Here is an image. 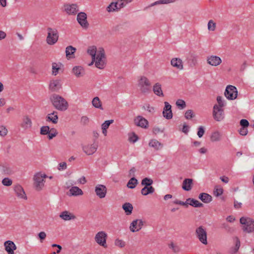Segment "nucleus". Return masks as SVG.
<instances>
[{"label":"nucleus","instance_id":"4468645a","mask_svg":"<svg viewBox=\"0 0 254 254\" xmlns=\"http://www.w3.org/2000/svg\"><path fill=\"white\" fill-rule=\"evenodd\" d=\"M96 194L100 198H103L107 193V188L103 185H97L95 188Z\"/></svg>","mask_w":254,"mask_h":254},{"label":"nucleus","instance_id":"9b49d317","mask_svg":"<svg viewBox=\"0 0 254 254\" xmlns=\"http://www.w3.org/2000/svg\"><path fill=\"white\" fill-rule=\"evenodd\" d=\"M77 21L80 25L84 29H87L89 24L87 20V14L84 12H79L77 15Z\"/></svg>","mask_w":254,"mask_h":254},{"label":"nucleus","instance_id":"c9c22d12","mask_svg":"<svg viewBox=\"0 0 254 254\" xmlns=\"http://www.w3.org/2000/svg\"><path fill=\"white\" fill-rule=\"evenodd\" d=\"M155 189L152 187H144L141 190V193L143 195H147L148 194L152 193L154 192Z\"/></svg>","mask_w":254,"mask_h":254},{"label":"nucleus","instance_id":"c756f323","mask_svg":"<svg viewBox=\"0 0 254 254\" xmlns=\"http://www.w3.org/2000/svg\"><path fill=\"white\" fill-rule=\"evenodd\" d=\"M60 217L65 221L70 220L75 218V216L74 215L67 211L62 212L60 215Z\"/></svg>","mask_w":254,"mask_h":254},{"label":"nucleus","instance_id":"680f3d73","mask_svg":"<svg viewBox=\"0 0 254 254\" xmlns=\"http://www.w3.org/2000/svg\"><path fill=\"white\" fill-rule=\"evenodd\" d=\"M38 237L40 242L43 243L46 237V234L45 232H41L38 234Z\"/></svg>","mask_w":254,"mask_h":254},{"label":"nucleus","instance_id":"6ab92c4d","mask_svg":"<svg viewBox=\"0 0 254 254\" xmlns=\"http://www.w3.org/2000/svg\"><path fill=\"white\" fill-rule=\"evenodd\" d=\"M197 56L194 53H190L187 57V63L189 66L192 67L197 64Z\"/></svg>","mask_w":254,"mask_h":254},{"label":"nucleus","instance_id":"dca6fc26","mask_svg":"<svg viewBox=\"0 0 254 254\" xmlns=\"http://www.w3.org/2000/svg\"><path fill=\"white\" fill-rule=\"evenodd\" d=\"M143 225V222L141 219L133 220L130 224L129 229L132 232L138 231L140 230Z\"/></svg>","mask_w":254,"mask_h":254},{"label":"nucleus","instance_id":"3c124183","mask_svg":"<svg viewBox=\"0 0 254 254\" xmlns=\"http://www.w3.org/2000/svg\"><path fill=\"white\" fill-rule=\"evenodd\" d=\"M216 28V23L212 20H210L208 23V29L210 31H214Z\"/></svg>","mask_w":254,"mask_h":254},{"label":"nucleus","instance_id":"9d476101","mask_svg":"<svg viewBox=\"0 0 254 254\" xmlns=\"http://www.w3.org/2000/svg\"><path fill=\"white\" fill-rule=\"evenodd\" d=\"M212 115L214 119L217 122H221L224 119V111L222 108H218L217 104L213 107Z\"/></svg>","mask_w":254,"mask_h":254},{"label":"nucleus","instance_id":"473e14b6","mask_svg":"<svg viewBox=\"0 0 254 254\" xmlns=\"http://www.w3.org/2000/svg\"><path fill=\"white\" fill-rule=\"evenodd\" d=\"M149 146L150 147L154 148L156 150H159L163 148V144L158 141L156 139H151L149 143Z\"/></svg>","mask_w":254,"mask_h":254},{"label":"nucleus","instance_id":"cd10ccee","mask_svg":"<svg viewBox=\"0 0 254 254\" xmlns=\"http://www.w3.org/2000/svg\"><path fill=\"white\" fill-rule=\"evenodd\" d=\"M198 198L205 203H208L212 200V196L205 192L200 193L199 194Z\"/></svg>","mask_w":254,"mask_h":254},{"label":"nucleus","instance_id":"1a4fd4ad","mask_svg":"<svg viewBox=\"0 0 254 254\" xmlns=\"http://www.w3.org/2000/svg\"><path fill=\"white\" fill-rule=\"evenodd\" d=\"M224 95L229 100L235 99L238 96V91L236 87L233 85H228L225 91Z\"/></svg>","mask_w":254,"mask_h":254},{"label":"nucleus","instance_id":"79ce46f5","mask_svg":"<svg viewBox=\"0 0 254 254\" xmlns=\"http://www.w3.org/2000/svg\"><path fill=\"white\" fill-rule=\"evenodd\" d=\"M221 134L219 132L215 131L211 134L210 136V140L212 142L219 141L221 139Z\"/></svg>","mask_w":254,"mask_h":254},{"label":"nucleus","instance_id":"7ed1b4c3","mask_svg":"<svg viewBox=\"0 0 254 254\" xmlns=\"http://www.w3.org/2000/svg\"><path fill=\"white\" fill-rule=\"evenodd\" d=\"M105 54L103 48H100L97 51V56L95 61V64L96 67L99 69H103L106 64Z\"/></svg>","mask_w":254,"mask_h":254},{"label":"nucleus","instance_id":"aec40b11","mask_svg":"<svg viewBox=\"0 0 254 254\" xmlns=\"http://www.w3.org/2000/svg\"><path fill=\"white\" fill-rule=\"evenodd\" d=\"M97 149V145L94 144H88L82 147L83 151L87 155L93 154L96 151Z\"/></svg>","mask_w":254,"mask_h":254},{"label":"nucleus","instance_id":"a18cd8bd","mask_svg":"<svg viewBox=\"0 0 254 254\" xmlns=\"http://www.w3.org/2000/svg\"><path fill=\"white\" fill-rule=\"evenodd\" d=\"M153 180L148 178H145L142 181L141 184L144 187H150L153 184Z\"/></svg>","mask_w":254,"mask_h":254},{"label":"nucleus","instance_id":"c85d7f7f","mask_svg":"<svg viewBox=\"0 0 254 254\" xmlns=\"http://www.w3.org/2000/svg\"><path fill=\"white\" fill-rule=\"evenodd\" d=\"M153 91L154 94L160 97H164V95L162 90L161 85L160 83H156L153 87Z\"/></svg>","mask_w":254,"mask_h":254},{"label":"nucleus","instance_id":"e433bc0d","mask_svg":"<svg viewBox=\"0 0 254 254\" xmlns=\"http://www.w3.org/2000/svg\"><path fill=\"white\" fill-rule=\"evenodd\" d=\"M235 246L234 248H232L230 251V253L231 254H235L238 251L240 247V241L239 238L237 237H235Z\"/></svg>","mask_w":254,"mask_h":254},{"label":"nucleus","instance_id":"423d86ee","mask_svg":"<svg viewBox=\"0 0 254 254\" xmlns=\"http://www.w3.org/2000/svg\"><path fill=\"white\" fill-rule=\"evenodd\" d=\"M47 175L42 174L41 173H38L34 176V186L35 190L37 191L41 190L44 186V179L47 178Z\"/></svg>","mask_w":254,"mask_h":254},{"label":"nucleus","instance_id":"864d4df0","mask_svg":"<svg viewBox=\"0 0 254 254\" xmlns=\"http://www.w3.org/2000/svg\"><path fill=\"white\" fill-rule=\"evenodd\" d=\"M52 72L53 74L56 75L59 72L60 68L58 66V64L56 63L52 64Z\"/></svg>","mask_w":254,"mask_h":254},{"label":"nucleus","instance_id":"f257e3e1","mask_svg":"<svg viewBox=\"0 0 254 254\" xmlns=\"http://www.w3.org/2000/svg\"><path fill=\"white\" fill-rule=\"evenodd\" d=\"M50 101L54 107L59 111H65L67 109V102L63 97L59 95H52L50 97Z\"/></svg>","mask_w":254,"mask_h":254},{"label":"nucleus","instance_id":"393cba45","mask_svg":"<svg viewBox=\"0 0 254 254\" xmlns=\"http://www.w3.org/2000/svg\"><path fill=\"white\" fill-rule=\"evenodd\" d=\"M32 121L28 116H25L22 119V122L21 124V127L24 129H27L32 127Z\"/></svg>","mask_w":254,"mask_h":254},{"label":"nucleus","instance_id":"5fc2aeb1","mask_svg":"<svg viewBox=\"0 0 254 254\" xmlns=\"http://www.w3.org/2000/svg\"><path fill=\"white\" fill-rule=\"evenodd\" d=\"M2 184L3 186L8 187L12 185V181L8 178H5L2 180Z\"/></svg>","mask_w":254,"mask_h":254},{"label":"nucleus","instance_id":"72a5a7b5","mask_svg":"<svg viewBox=\"0 0 254 254\" xmlns=\"http://www.w3.org/2000/svg\"><path fill=\"white\" fill-rule=\"evenodd\" d=\"M0 171L1 173L4 175H11L14 173L12 169L8 166H2Z\"/></svg>","mask_w":254,"mask_h":254},{"label":"nucleus","instance_id":"6e6d98bb","mask_svg":"<svg viewBox=\"0 0 254 254\" xmlns=\"http://www.w3.org/2000/svg\"><path fill=\"white\" fill-rule=\"evenodd\" d=\"M50 127L49 126H43L40 129V133L42 135L48 134L49 133Z\"/></svg>","mask_w":254,"mask_h":254},{"label":"nucleus","instance_id":"13d9d810","mask_svg":"<svg viewBox=\"0 0 254 254\" xmlns=\"http://www.w3.org/2000/svg\"><path fill=\"white\" fill-rule=\"evenodd\" d=\"M113 122V120L106 121L103 124H102L101 126L102 128L108 129L110 125Z\"/></svg>","mask_w":254,"mask_h":254},{"label":"nucleus","instance_id":"338daca9","mask_svg":"<svg viewBox=\"0 0 254 254\" xmlns=\"http://www.w3.org/2000/svg\"><path fill=\"white\" fill-rule=\"evenodd\" d=\"M164 131V129H161L159 127H154L153 129V132L155 134H157L160 132H163Z\"/></svg>","mask_w":254,"mask_h":254},{"label":"nucleus","instance_id":"ea45409f","mask_svg":"<svg viewBox=\"0 0 254 254\" xmlns=\"http://www.w3.org/2000/svg\"><path fill=\"white\" fill-rule=\"evenodd\" d=\"M119 2H112L107 7V10L108 12H112L115 10H119L118 5Z\"/></svg>","mask_w":254,"mask_h":254},{"label":"nucleus","instance_id":"2f4dec72","mask_svg":"<svg viewBox=\"0 0 254 254\" xmlns=\"http://www.w3.org/2000/svg\"><path fill=\"white\" fill-rule=\"evenodd\" d=\"M72 72L77 77H80L84 74V70L81 66H75L72 68Z\"/></svg>","mask_w":254,"mask_h":254},{"label":"nucleus","instance_id":"a878e982","mask_svg":"<svg viewBox=\"0 0 254 254\" xmlns=\"http://www.w3.org/2000/svg\"><path fill=\"white\" fill-rule=\"evenodd\" d=\"M171 64L173 66L181 70L183 69V62L181 59L173 58L171 61Z\"/></svg>","mask_w":254,"mask_h":254},{"label":"nucleus","instance_id":"f704fd0d","mask_svg":"<svg viewBox=\"0 0 254 254\" xmlns=\"http://www.w3.org/2000/svg\"><path fill=\"white\" fill-rule=\"evenodd\" d=\"M122 208L127 215H128L131 214L133 210V206L131 203L129 202H126L123 205Z\"/></svg>","mask_w":254,"mask_h":254},{"label":"nucleus","instance_id":"5701e85b","mask_svg":"<svg viewBox=\"0 0 254 254\" xmlns=\"http://www.w3.org/2000/svg\"><path fill=\"white\" fill-rule=\"evenodd\" d=\"M62 88L61 80L56 79L51 80L49 84V89L52 91H57Z\"/></svg>","mask_w":254,"mask_h":254},{"label":"nucleus","instance_id":"37998d69","mask_svg":"<svg viewBox=\"0 0 254 254\" xmlns=\"http://www.w3.org/2000/svg\"><path fill=\"white\" fill-rule=\"evenodd\" d=\"M223 193V189L221 187L219 186H216L215 187L213 191V194L215 196L218 197L222 194Z\"/></svg>","mask_w":254,"mask_h":254},{"label":"nucleus","instance_id":"c03bdc74","mask_svg":"<svg viewBox=\"0 0 254 254\" xmlns=\"http://www.w3.org/2000/svg\"><path fill=\"white\" fill-rule=\"evenodd\" d=\"M47 122H52L53 124H57L58 121V116L55 115L54 117H52L51 114H48L46 118Z\"/></svg>","mask_w":254,"mask_h":254},{"label":"nucleus","instance_id":"69168bd1","mask_svg":"<svg viewBox=\"0 0 254 254\" xmlns=\"http://www.w3.org/2000/svg\"><path fill=\"white\" fill-rule=\"evenodd\" d=\"M138 139V137L136 134H135L134 133H133L132 135L129 137V140L130 142H132L133 143H134L136 142Z\"/></svg>","mask_w":254,"mask_h":254},{"label":"nucleus","instance_id":"58836bf2","mask_svg":"<svg viewBox=\"0 0 254 254\" xmlns=\"http://www.w3.org/2000/svg\"><path fill=\"white\" fill-rule=\"evenodd\" d=\"M92 103L93 106L95 108H99V109L103 110V108L102 106V103H101V102L100 100L99 99V97H94L92 100Z\"/></svg>","mask_w":254,"mask_h":254},{"label":"nucleus","instance_id":"f3484780","mask_svg":"<svg viewBox=\"0 0 254 254\" xmlns=\"http://www.w3.org/2000/svg\"><path fill=\"white\" fill-rule=\"evenodd\" d=\"M134 124L137 126L140 127L142 128H147L148 126V122L146 119L142 116H137L134 120Z\"/></svg>","mask_w":254,"mask_h":254},{"label":"nucleus","instance_id":"a211bd4d","mask_svg":"<svg viewBox=\"0 0 254 254\" xmlns=\"http://www.w3.org/2000/svg\"><path fill=\"white\" fill-rule=\"evenodd\" d=\"M222 62L221 58L216 56H210L207 58V63L209 64L216 66L219 65Z\"/></svg>","mask_w":254,"mask_h":254},{"label":"nucleus","instance_id":"8fccbe9b","mask_svg":"<svg viewBox=\"0 0 254 254\" xmlns=\"http://www.w3.org/2000/svg\"><path fill=\"white\" fill-rule=\"evenodd\" d=\"M176 105L181 109L185 108L186 107V102L182 99H178L176 103Z\"/></svg>","mask_w":254,"mask_h":254},{"label":"nucleus","instance_id":"ddd939ff","mask_svg":"<svg viewBox=\"0 0 254 254\" xmlns=\"http://www.w3.org/2000/svg\"><path fill=\"white\" fill-rule=\"evenodd\" d=\"M64 10L68 15H75L79 11L76 4H66L64 5Z\"/></svg>","mask_w":254,"mask_h":254},{"label":"nucleus","instance_id":"20e7f679","mask_svg":"<svg viewBox=\"0 0 254 254\" xmlns=\"http://www.w3.org/2000/svg\"><path fill=\"white\" fill-rule=\"evenodd\" d=\"M173 202L176 204H179L185 206L186 207H188L189 205H190L194 207H202L203 206V204L202 203L194 198H187L185 202L176 199Z\"/></svg>","mask_w":254,"mask_h":254},{"label":"nucleus","instance_id":"7c9ffc66","mask_svg":"<svg viewBox=\"0 0 254 254\" xmlns=\"http://www.w3.org/2000/svg\"><path fill=\"white\" fill-rule=\"evenodd\" d=\"M76 51V49L72 46H68L65 49L66 56L67 59L74 58V53Z\"/></svg>","mask_w":254,"mask_h":254},{"label":"nucleus","instance_id":"49530a36","mask_svg":"<svg viewBox=\"0 0 254 254\" xmlns=\"http://www.w3.org/2000/svg\"><path fill=\"white\" fill-rule=\"evenodd\" d=\"M168 247L174 253H178L180 251V247L173 242L169 244Z\"/></svg>","mask_w":254,"mask_h":254},{"label":"nucleus","instance_id":"a19ab883","mask_svg":"<svg viewBox=\"0 0 254 254\" xmlns=\"http://www.w3.org/2000/svg\"><path fill=\"white\" fill-rule=\"evenodd\" d=\"M138 182L134 177H132L128 182L127 187L129 189H134L137 185Z\"/></svg>","mask_w":254,"mask_h":254},{"label":"nucleus","instance_id":"f8f14e48","mask_svg":"<svg viewBox=\"0 0 254 254\" xmlns=\"http://www.w3.org/2000/svg\"><path fill=\"white\" fill-rule=\"evenodd\" d=\"M196 234L199 240L203 244L206 245L207 241V233L205 229L202 226H199L196 229Z\"/></svg>","mask_w":254,"mask_h":254},{"label":"nucleus","instance_id":"09e8293b","mask_svg":"<svg viewBox=\"0 0 254 254\" xmlns=\"http://www.w3.org/2000/svg\"><path fill=\"white\" fill-rule=\"evenodd\" d=\"M185 117L186 119H190L194 117V114L192 110H187L185 114Z\"/></svg>","mask_w":254,"mask_h":254},{"label":"nucleus","instance_id":"2eb2a0df","mask_svg":"<svg viewBox=\"0 0 254 254\" xmlns=\"http://www.w3.org/2000/svg\"><path fill=\"white\" fill-rule=\"evenodd\" d=\"M165 107L163 111V115L166 119H171L173 117V113L172 112V106L167 102H164Z\"/></svg>","mask_w":254,"mask_h":254},{"label":"nucleus","instance_id":"412c9836","mask_svg":"<svg viewBox=\"0 0 254 254\" xmlns=\"http://www.w3.org/2000/svg\"><path fill=\"white\" fill-rule=\"evenodd\" d=\"M14 190L17 196L20 198H23L26 200L27 199L24 189L21 186L17 185L14 188Z\"/></svg>","mask_w":254,"mask_h":254},{"label":"nucleus","instance_id":"f03ea898","mask_svg":"<svg viewBox=\"0 0 254 254\" xmlns=\"http://www.w3.org/2000/svg\"><path fill=\"white\" fill-rule=\"evenodd\" d=\"M240 222L243 225L242 229L244 232L250 233L254 231V220L252 219L242 217Z\"/></svg>","mask_w":254,"mask_h":254},{"label":"nucleus","instance_id":"052dcab7","mask_svg":"<svg viewBox=\"0 0 254 254\" xmlns=\"http://www.w3.org/2000/svg\"><path fill=\"white\" fill-rule=\"evenodd\" d=\"M240 124L242 127L244 128H247L250 125L248 121L246 119H242L240 121Z\"/></svg>","mask_w":254,"mask_h":254},{"label":"nucleus","instance_id":"774afa93","mask_svg":"<svg viewBox=\"0 0 254 254\" xmlns=\"http://www.w3.org/2000/svg\"><path fill=\"white\" fill-rule=\"evenodd\" d=\"M248 131L247 128L241 127L239 130V133L242 135H246Z\"/></svg>","mask_w":254,"mask_h":254},{"label":"nucleus","instance_id":"e2e57ef3","mask_svg":"<svg viewBox=\"0 0 254 254\" xmlns=\"http://www.w3.org/2000/svg\"><path fill=\"white\" fill-rule=\"evenodd\" d=\"M205 132L204 128L203 127L200 126L198 128V131L197 133V135L199 137H201L203 135Z\"/></svg>","mask_w":254,"mask_h":254},{"label":"nucleus","instance_id":"603ef678","mask_svg":"<svg viewBox=\"0 0 254 254\" xmlns=\"http://www.w3.org/2000/svg\"><path fill=\"white\" fill-rule=\"evenodd\" d=\"M217 101L218 102L217 107L220 108H222L225 106V103L224 101L222 100V97L221 96H218L217 97Z\"/></svg>","mask_w":254,"mask_h":254},{"label":"nucleus","instance_id":"4be33fe9","mask_svg":"<svg viewBox=\"0 0 254 254\" xmlns=\"http://www.w3.org/2000/svg\"><path fill=\"white\" fill-rule=\"evenodd\" d=\"M4 246L8 254H14V251L16 249V246L12 241H7L5 242Z\"/></svg>","mask_w":254,"mask_h":254},{"label":"nucleus","instance_id":"0eeeda50","mask_svg":"<svg viewBox=\"0 0 254 254\" xmlns=\"http://www.w3.org/2000/svg\"><path fill=\"white\" fill-rule=\"evenodd\" d=\"M138 85L140 90L143 94L148 93L150 91L151 83L145 76H141L138 81Z\"/></svg>","mask_w":254,"mask_h":254},{"label":"nucleus","instance_id":"4c0bfd02","mask_svg":"<svg viewBox=\"0 0 254 254\" xmlns=\"http://www.w3.org/2000/svg\"><path fill=\"white\" fill-rule=\"evenodd\" d=\"M71 195H78L83 194L82 190L77 187H73L69 190Z\"/></svg>","mask_w":254,"mask_h":254},{"label":"nucleus","instance_id":"4d7b16f0","mask_svg":"<svg viewBox=\"0 0 254 254\" xmlns=\"http://www.w3.org/2000/svg\"><path fill=\"white\" fill-rule=\"evenodd\" d=\"M115 244L116 246L119 247L120 248H123L126 245V243L124 241L119 239L115 240Z\"/></svg>","mask_w":254,"mask_h":254},{"label":"nucleus","instance_id":"bf43d9fd","mask_svg":"<svg viewBox=\"0 0 254 254\" xmlns=\"http://www.w3.org/2000/svg\"><path fill=\"white\" fill-rule=\"evenodd\" d=\"M7 133V130L4 126H0V135L1 136H5Z\"/></svg>","mask_w":254,"mask_h":254},{"label":"nucleus","instance_id":"39448f33","mask_svg":"<svg viewBox=\"0 0 254 254\" xmlns=\"http://www.w3.org/2000/svg\"><path fill=\"white\" fill-rule=\"evenodd\" d=\"M48 35L46 38L47 43L50 45L55 44L58 40L59 33L56 29H53L51 27L47 28Z\"/></svg>","mask_w":254,"mask_h":254},{"label":"nucleus","instance_id":"de8ad7c7","mask_svg":"<svg viewBox=\"0 0 254 254\" xmlns=\"http://www.w3.org/2000/svg\"><path fill=\"white\" fill-rule=\"evenodd\" d=\"M58 133L56 128H52L50 130L49 129V133H48V138L52 139L53 137L56 136Z\"/></svg>","mask_w":254,"mask_h":254},{"label":"nucleus","instance_id":"0e129e2a","mask_svg":"<svg viewBox=\"0 0 254 254\" xmlns=\"http://www.w3.org/2000/svg\"><path fill=\"white\" fill-rule=\"evenodd\" d=\"M80 122L82 125H86L89 123V119L87 116H82Z\"/></svg>","mask_w":254,"mask_h":254},{"label":"nucleus","instance_id":"b1692460","mask_svg":"<svg viewBox=\"0 0 254 254\" xmlns=\"http://www.w3.org/2000/svg\"><path fill=\"white\" fill-rule=\"evenodd\" d=\"M193 185L192 179H185L182 183V189L186 191H190L191 190Z\"/></svg>","mask_w":254,"mask_h":254},{"label":"nucleus","instance_id":"6e6552de","mask_svg":"<svg viewBox=\"0 0 254 254\" xmlns=\"http://www.w3.org/2000/svg\"><path fill=\"white\" fill-rule=\"evenodd\" d=\"M108 236L107 233L104 231H100L98 232L95 236V241L100 246L104 248H107V239Z\"/></svg>","mask_w":254,"mask_h":254},{"label":"nucleus","instance_id":"bb28decb","mask_svg":"<svg viewBox=\"0 0 254 254\" xmlns=\"http://www.w3.org/2000/svg\"><path fill=\"white\" fill-rule=\"evenodd\" d=\"M97 48L96 46H93L89 47V48L87 50V53L90 55L91 56L92 58V62L90 64V65L92 64L95 60H96V53H97Z\"/></svg>","mask_w":254,"mask_h":254}]
</instances>
